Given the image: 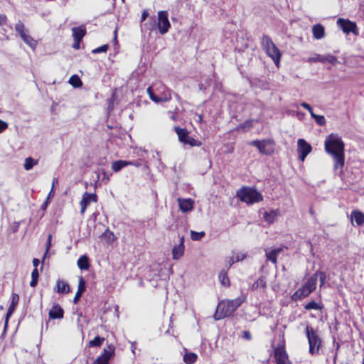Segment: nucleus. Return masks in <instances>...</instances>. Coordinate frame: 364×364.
Masks as SVG:
<instances>
[{
	"instance_id": "23",
	"label": "nucleus",
	"mask_w": 364,
	"mask_h": 364,
	"mask_svg": "<svg viewBox=\"0 0 364 364\" xmlns=\"http://www.w3.org/2000/svg\"><path fill=\"white\" fill-rule=\"evenodd\" d=\"M312 32L316 39H321L325 36L324 27L321 24L314 25L312 28Z\"/></svg>"
},
{
	"instance_id": "11",
	"label": "nucleus",
	"mask_w": 364,
	"mask_h": 364,
	"mask_svg": "<svg viewBox=\"0 0 364 364\" xmlns=\"http://www.w3.org/2000/svg\"><path fill=\"white\" fill-rule=\"evenodd\" d=\"M308 63H316L320 62L322 63H328L331 65H336L338 63L337 58L333 55H320V54H314V56L310 57L307 60Z\"/></svg>"
},
{
	"instance_id": "20",
	"label": "nucleus",
	"mask_w": 364,
	"mask_h": 364,
	"mask_svg": "<svg viewBox=\"0 0 364 364\" xmlns=\"http://www.w3.org/2000/svg\"><path fill=\"white\" fill-rule=\"evenodd\" d=\"M73 37L75 41H81L82 38L86 34V28L85 26L82 25L78 27H73L72 28Z\"/></svg>"
},
{
	"instance_id": "47",
	"label": "nucleus",
	"mask_w": 364,
	"mask_h": 364,
	"mask_svg": "<svg viewBox=\"0 0 364 364\" xmlns=\"http://www.w3.org/2000/svg\"><path fill=\"white\" fill-rule=\"evenodd\" d=\"M301 106L303 107L304 109H307L309 112L310 114H311V112H314L309 104L306 102H301Z\"/></svg>"
},
{
	"instance_id": "30",
	"label": "nucleus",
	"mask_w": 364,
	"mask_h": 364,
	"mask_svg": "<svg viewBox=\"0 0 364 364\" xmlns=\"http://www.w3.org/2000/svg\"><path fill=\"white\" fill-rule=\"evenodd\" d=\"M77 265L80 269H87L89 268V259L86 255L81 256L77 260Z\"/></svg>"
},
{
	"instance_id": "57",
	"label": "nucleus",
	"mask_w": 364,
	"mask_h": 364,
	"mask_svg": "<svg viewBox=\"0 0 364 364\" xmlns=\"http://www.w3.org/2000/svg\"><path fill=\"white\" fill-rule=\"evenodd\" d=\"M131 164L130 165H133V166H135L136 167H139L141 166V163L139 162H134V161H131Z\"/></svg>"
},
{
	"instance_id": "25",
	"label": "nucleus",
	"mask_w": 364,
	"mask_h": 364,
	"mask_svg": "<svg viewBox=\"0 0 364 364\" xmlns=\"http://www.w3.org/2000/svg\"><path fill=\"white\" fill-rule=\"evenodd\" d=\"M85 290V282L82 277L80 278L79 284H78V289L76 292L75 297L73 299V303L77 304L82 296V294Z\"/></svg>"
},
{
	"instance_id": "29",
	"label": "nucleus",
	"mask_w": 364,
	"mask_h": 364,
	"mask_svg": "<svg viewBox=\"0 0 364 364\" xmlns=\"http://www.w3.org/2000/svg\"><path fill=\"white\" fill-rule=\"evenodd\" d=\"M28 31L26 32L23 35L21 36V39L24 41L25 43H26L28 46H29L31 48H35L37 45L36 41L28 35Z\"/></svg>"
},
{
	"instance_id": "26",
	"label": "nucleus",
	"mask_w": 364,
	"mask_h": 364,
	"mask_svg": "<svg viewBox=\"0 0 364 364\" xmlns=\"http://www.w3.org/2000/svg\"><path fill=\"white\" fill-rule=\"evenodd\" d=\"M131 161L118 160L115 161L112 164V169L114 172H119L122 168L126 167L129 164H131Z\"/></svg>"
},
{
	"instance_id": "10",
	"label": "nucleus",
	"mask_w": 364,
	"mask_h": 364,
	"mask_svg": "<svg viewBox=\"0 0 364 364\" xmlns=\"http://www.w3.org/2000/svg\"><path fill=\"white\" fill-rule=\"evenodd\" d=\"M157 26H158L159 33L161 35H164L168 31V30L171 27V23L168 21V11H160L158 12Z\"/></svg>"
},
{
	"instance_id": "50",
	"label": "nucleus",
	"mask_w": 364,
	"mask_h": 364,
	"mask_svg": "<svg viewBox=\"0 0 364 364\" xmlns=\"http://www.w3.org/2000/svg\"><path fill=\"white\" fill-rule=\"evenodd\" d=\"M242 337L247 340H250L252 338L251 333L249 331H243Z\"/></svg>"
},
{
	"instance_id": "1",
	"label": "nucleus",
	"mask_w": 364,
	"mask_h": 364,
	"mask_svg": "<svg viewBox=\"0 0 364 364\" xmlns=\"http://www.w3.org/2000/svg\"><path fill=\"white\" fill-rule=\"evenodd\" d=\"M325 149L335 161L334 168H341L344 165V143L341 138L330 134L325 141Z\"/></svg>"
},
{
	"instance_id": "54",
	"label": "nucleus",
	"mask_w": 364,
	"mask_h": 364,
	"mask_svg": "<svg viewBox=\"0 0 364 364\" xmlns=\"http://www.w3.org/2000/svg\"><path fill=\"white\" fill-rule=\"evenodd\" d=\"M48 203V200H46V201L42 204L41 209L42 210H46L47 208Z\"/></svg>"
},
{
	"instance_id": "48",
	"label": "nucleus",
	"mask_w": 364,
	"mask_h": 364,
	"mask_svg": "<svg viewBox=\"0 0 364 364\" xmlns=\"http://www.w3.org/2000/svg\"><path fill=\"white\" fill-rule=\"evenodd\" d=\"M92 364H109L107 360H103L102 358L98 357Z\"/></svg>"
},
{
	"instance_id": "2",
	"label": "nucleus",
	"mask_w": 364,
	"mask_h": 364,
	"mask_svg": "<svg viewBox=\"0 0 364 364\" xmlns=\"http://www.w3.org/2000/svg\"><path fill=\"white\" fill-rule=\"evenodd\" d=\"M245 298L240 296L232 300L220 301L214 314L215 320H220L231 315L244 301Z\"/></svg>"
},
{
	"instance_id": "35",
	"label": "nucleus",
	"mask_w": 364,
	"mask_h": 364,
	"mask_svg": "<svg viewBox=\"0 0 364 364\" xmlns=\"http://www.w3.org/2000/svg\"><path fill=\"white\" fill-rule=\"evenodd\" d=\"M219 279L221 284L225 287L230 286V280L228 277V273L225 271H222L219 274Z\"/></svg>"
},
{
	"instance_id": "14",
	"label": "nucleus",
	"mask_w": 364,
	"mask_h": 364,
	"mask_svg": "<svg viewBox=\"0 0 364 364\" xmlns=\"http://www.w3.org/2000/svg\"><path fill=\"white\" fill-rule=\"evenodd\" d=\"M274 356L277 364H282L289 360L284 346H279L274 348Z\"/></svg>"
},
{
	"instance_id": "51",
	"label": "nucleus",
	"mask_w": 364,
	"mask_h": 364,
	"mask_svg": "<svg viewBox=\"0 0 364 364\" xmlns=\"http://www.w3.org/2000/svg\"><path fill=\"white\" fill-rule=\"evenodd\" d=\"M148 15H149L148 12L146 10L144 11L142 13V15H141V21H144L147 18Z\"/></svg>"
},
{
	"instance_id": "3",
	"label": "nucleus",
	"mask_w": 364,
	"mask_h": 364,
	"mask_svg": "<svg viewBox=\"0 0 364 364\" xmlns=\"http://www.w3.org/2000/svg\"><path fill=\"white\" fill-rule=\"evenodd\" d=\"M150 99L156 102H167L171 100V90L161 82H156L146 89Z\"/></svg>"
},
{
	"instance_id": "39",
	"label": "nucleus",
	"mask_w": 364,
	"mask_h": 364,
	"mask_svg": "<svg viewBox=\"0 0 364 364\" xmlns=\"http://www.w3.org/2000/svg\"><path fill=\"white\" fill-rule=\"evenodd\" d=\"M311 277H316V280L318 279L320 282V286H323L326 281V274L323 272L317 271Z\"/></svg>"
},
{
	"instance_id": "41",
	"label": "nucleus",
	"mask_w": 364,
	"mask_h": 364,
	"mask_svg": "<svg viewBox=\"0 0 364 364\" xmlns=\"http://www.w3.org/2000/svg\"><path fill=\"white\" fill-rule=\"evenodd\" d=\"M253 127V121L252 120H247L245 123L240 124L237 129L242 130V131H247Z\"/></svg>"
},
{
	"instance_id": "46",
	"label": "nucleus",
	"mask_w": 364,
	"mask_h": 364,
	"mask_svg": "<svg viewBox=\"0 0 364 364\" xmlns=\"http://www.w3.org/2000/svg\"><path fill=\"white\" fill-rule=\"evenodd\" d=\"M51 238H52V236L51 235H48V240H47V244H46V252L44 253V256H43V259H45V257L47 256L48 255V252L50 250V247L51 246Z\"/></svg>"
},
{
	"instance_id": "36",
	"label": "nucleus",
	"mask_w": 364,
	"mask_h": 364,
	"mask_svg": "<svg viewBox=\"0 0 364 364\" xmlns=\"http://www.w3.org/2000/svg\"><path fill=\"white\" fill-rule=\"evenodd\" d=\"M39 274L37 268H34L31 273V281L30 282V286L31 287H35L38 284Z\"/></svg>"
},
{
	"instance_id": "19",
	"label": "nucleus",
	"mask_w": 364,
	"mask_h": 364,
	"mask_svg": "<svg viewBox=\"0 0 364 364\" xmlns=\"http://www.w3.org/2000/svg\"><path fill=\"white\" fill-rule=\"evenodd\" d=\"M63 309L58 304H54L48 313L49 317L53 319L63 318Z\"/></svg>"
},
{
	"instance_id": "64",
	"label": "nucleus",
	"mask_w": 364,
	"mask_h": 364,
	"mask_svg": "<svg viewBox=\"0 0 364 364\" xmlns=\"http://www.w3.org/2000/svg\"><path fill=\"white\" fill-rule=\"evenodd\" d=\"M125 0H122V2H124Z\"/></svg>"
},
{
	"instance_id": "55",
	"label": "nucleus",
	"mask_w": 364,
	"mask_h": 364,
	"mask_svg": "<svg viewBox=\"0 0 364 364\" xmlns=\"http://www.w3.org/2000/svg\"><path fill=\"white\" fill-rule=\"evenodd\" d=\"M53 196H54V191H53V188H51V190H50V193H49V194H48V198H47V200H49V198H50V197Z\"/></svg>"
},
{
	"instance_id": "31",
	"label": "nucleus",
	"mask_w": 364,
	"mask_h": 364,
	"mask_svg": "<svg viewBox=\"0 0 364 364\" xmlns=\"http://www.w3.org/2000/svg\"><path fill=\"white\" fill-rule=\"evenodd\" d=\"M267 286L265 278L262 277L259 278L252 286V289L255 290L260 288L264 289Z\"/></svg>"
},
{
	"instance_id": "27",
	"label": "nucleus",
	"mask_w": 364,
	"mask_h": 364,
	"mask_svg": "<svg viewBox=\"0 0 364 364\" xmlns=\"http://www.w3.org/2000/svg\"><path fill=\"white\" fill-rule=\"evenodd\" d=\"M281 251L282 248H276L270 251L266 250V257L267 260L271 261L274 264H276L277 256Z\"/></svg>"
},
{
	"instance_id": "59",
	"label": "nucleus",
	"mask_w": 364,
	"mask_h": 364,
	"mask_svg": "<svg viewBox=\"0 0 364 364\" xmlns=\"http://www.w3.org/2000/svg\"><path fill=\"white\" fill-rule=\"evenodd\" d=\"M117 29H115L114 31V38L116 39L117 38Z\"/></svg>"
},
{
	"instance_id": "16",
	"label": "nucleus",
	"mask_w": 364,
	"mask_h": 364,
	"mask_svg": "<svg viewBox=\"0 0 364 364\" xmlns=\"http://www.w3.org/2000/svg\"><path fill=\"white\" fill-rule=\"evenodd\" d=\"M184 237L180 238L179 244L175 245L172 249V257L175 260L179 259L184 254Z\"/></svg>"
},
{
	"instance_id": "42",
	"label": "nucleus",
	"mask_w": 364,
	"mask_h": 364,
	"mask_svg": "<svg viewBox=\"0 0 364 364\" xmlns=\"http://www.w3.org/2000/svg\"><path fill=\"white\" fill-rule=\"evenodd\" d=\"M15 29L18 32V33L19 34L20 36L21 35H23V33H25L26 32H28V30L26 29L24 24L21 21H18L15 25Z\"/></svg>"
},
{
	"instance_id": "24",
	"label": "nucleus",
	"mask_w": 364,
	"mask_h": 364,
	"mask_svg": "<svg viewBox=\"0 0 364 364\" xmlns=\"http://www.w3.org/2000/svg\"><path fill=\"white\" fill-rule=\"evenodd\" d=\"M279 215V210H272L270 212H265L264 213V220L269 224H272Z\"/></svg>"
},
{
	"instance_id": "40",
	"label": "nucleus",
	"mask_w": 364,
	"mask_h": 364,
	"mask_svg": "<svg viewBox=\"0 0 364 364\" xmlns=\"http://www.w3.org/2000/svg\"><path fill=\"white\" fill-rule=\"evenodd\" d=\"M205 236V232L203 231L201 232H196L193 230L191 231V237L194 241L200 240Z\"/></svg>"
},
{
	"instance_id": "56",
	"label": "nucleus",
	"mask_w": 364,
	"mask_h": 364,
	"mask_svg": "<svg viewBox=\"0 0 364 364\" xmlns=\"http://www.w3.org/2000/svg\"><path fill=\"white\" fill-rule=\"evenodd\" d=\"M80 41H75V43L73 45V48L78 49L80 47Z\"/></svg>"
},
{
	"instance_id": "8",
	"label": "nucleus",
	"mask_w": 364,
	"mask_h": 364,
	"mask_svg": "<svg viewBox=\"0 0 364 364\" xmlns=\"http://www.w3.org/2000/svg\"><path fill=\"white\" fill-rule=\"evenodd\" d=\"M250 145L256 146L259 153L265 155H270L274 151V143L271 139L253 140L249 143Z\"/></svg>"
},
{
	"instance_id": "44",
	"label": "nucleus",
	"mask_w": 364,
	"mask_h": 364,
	"mask_svg": "<svg viewBox=\"0 0 364 364\" xmlns=\"http://www.w3.org/2000/svg\"><path fill=\"white\" fill-rule=\"evenodd\" d=\"M245 257H246V255L243 253H236L232 257V263L241 261V260L244 259Z\"/></svg>"
},
{
	"instance_id": "33",
	"label": "nucleus",
	"mask_w": 364,
	"mask_h": 364,
	"mask_svg": "<svg viewBox=\"0 0 364 364\" xmlns=\"http://www.w3.org/2000/svg\"><path fill=\"white\" fill-rule=\"evenodd\" d=\"M105 341V338L96 336L93 340L88 343V347H100Z\"/></svg>"
},
{
	"instance_id": "28",
	"label": "nucleus",
	"mask_w": 364,
	"mask_h": 364,
	"mask_svg": "<svg viewBox=\"0 0 364 364\" xmlns=\"http://www.w3.org/2000/svg\"><path fill=\"white\" fill-rule=\"evenodd\" d=\"M114 353V347L112 345H109L107 348L104 349L103 353L99 356L102 358L103 360H107V363H109L110 358Z\"/></svg>"
},
{
	"instance_id": "63",
	"label": "nucleus",
	"mask_w": 364,
	"mask_h": 364,
	"mask_svg": "<svg viewBox=\"0 0 364 364\" xmlns=\"http://www.w3.org/2000/svg\"><path fill=\"white\" fill-rule=\"evenodd\" d=\"M362 364H364V358L363 359Z\"/></svg>"
},
{
	"instance_id": "12",
	"label": "nucleus",
	"mask_w": 364,
	"mask_h": 364,
	"mask_svg": "<svg viewBox=\"0 0 364 364\" xmlns=\"http://www.w3.org/2000/svg\"><path fill=\"white\" fill-rule=\"evenodd\" d=\"M97 201V196L95 193H89L87 192H85L80 203L81 207L80 213L83 215L90 203H96Z\"/></svg>"
},
{
	"instance_id": "53",
	"label": "nucleus",
	"mask_w": 364,
	"mask_h": 364,
	"mask_svg": "<svg viewBox=\"0 0 364 364\" xmlns=\"http://www.w3.org/2000/svg\"><path fill=\"white\" fill-rule=\"evenodd\" d=\"M102 175H103V178H102L103 180H106L107 181H109V177L105 171H102Z\"/></svg>"
},
{
	"instance_id": "21",
	"label": "nucleus",
	"mask_w": 364,
	"mask_h": 364,
	"mask_svg": "<svg viewBox=\"0 0 364 364\" xmlns=\"http://www.w3.org/2000/svg\"><path fill=\"white\" fill-rule=\"evenodd\" d=\"M351 222L355 223L356 225L360 226L364 224V213L359 210H353L350 214Z\"/></svg>"
},
{
	"instance_id": "18",
	"label": "nucleus",
	"mask_w": 364,
	"mask_h": 364,
	"mask_svg": "<svg viewBox=\"0 0 364 364\" xmlns=\"http://www.w3.org/2000/svg\"><path fill=\"white\" fill-rule=\"evenodd\" d=\"M178 203L180 210L183 213L191 211L193 208L194 201L191 198L183 199L178 198Z\"/></svg>"
},
{
	"instance_id": "38",
	"label": "nucleus",
	"mask_w": 364,
	"mask_h": 364,
	"mask_svg": "<svg viewBox=\"0 0 364 364\" xmlns=\"http://www.w3.org/2000/svg\"><path fill=\"white\" fill-rule=\"evenodd\" d=\"M311 116L315 119L316 122L318 125L323 126L326 124V121L324 116L316 114L314 112H311Z\"/></svg>"
},
{
	"instance_id": "6",
	"label": "nucleus",
	"mask_w": 364,
	"mask_h": 364,
	"mask_svg": "<svg viewBox=\"0 0 364 364\" xmlns=\"http://www.w3.org/2000/svg\"><path fill=\"white\" fill-rule=\"evenodd\" d=\"M306 333L309 344V353L311 355L318 353L321 341L316 331L313 328L307 326L306 327Z\"/></svg>"
},
{
	"instance_id": "4",
	"label": "nucleus",
	"mask_w": 364,
	"mask_h": 364,
	"mask_svg": "<svg viewBox=\"0 0 364 364\" xmlns=\"http://www.w3.org/2000/svg\"><path fill=\"white\" fill-rule=\"evenodd\" d=\"M261 45L267 55L272 58L277 68L279 67L282 53L267 35H263Z\"/></svg>"
},
{
	"instance_id": "32",
	"label": "nucleus",
	"mask_w": 364,
	"mask_h": 364,
	"mask_svg": "<svg viewBox=\"0 0 364 364\" xmlns=\"http://www.w3.org/2000/svg\"><path fill=\"white\" fill-rule=\"evenodd\" d=\"M197 355L196 353H186L184 355H183V361L186 363V364H193L194 363L196 360H197Z\"/></svg>"
},
{
	"instance_id": "9",
	"label": "nucleus",
	"mask_w": 364,
	"mask_h": 364,
	"mask_svg": "<svg viewBox=\"0 0 364 364\" xmlns=\"http://www.w3.org/2000/svg\"><path fill=\"white\" fill-rule=\"evenodd\" d=\"M175 131L181 142L185 144H188L191 146H200L201 145L200 141L189 136V133L186 129L176 127H175Z\"/></svg>"
},
{
	"instance_id": "17",
	"label": "nucleus",
	"mask_w": 364,
	"mask_h": 364,
	"mask_svg": "<svg viewBox=\"0 0 364 364\" xmlns=\"http://www.w3.org/2000/svg\"><path fill=\"white\" fill-rule=\"evenodd\" d=\"M18 300H19V296L17 294H15V293L13 294L11 303L9 307V309H8L6 315L5 325H4L5 329L7 328L9 318L11 316V314L14 313V311L18 304Z\"/></svg>"
},
{
	"instance_id": "61",
	"label": "nucleus",
	"mask_w": 364,
	"mask_h": 364,
	"mask_svg": "<svg viewBox=\"0 0 364 364\" xmlns=\"http://www.w3.org/2000/svg\"><path fill=\"white\" fill-rule=\"evenodd\" d=\"M201 119H202V116H199L198 120H201Z\"/></svg>"
},
{
	"instance_id": "52",
	"label": "nucleus",
	"mask_w": 364,
	"mask_h": 364,
	"mask_svg": "<svg viewBox=\"0 0 364 364\" xmlns=\"http://www.w3.org/2000/svg\"><path fill=\"white\" fill-rule=\"evenodd\" d=\"M39 259H37V258H34L33 259V265L34 266L35 268H37L38 265L39 264Z\"/></svg>"
},
{
	"instance_id": "60",
	"label": "nucleus",
	"mask_w": 364,
	"mask_h": 364,
	"mask_svg": "<svg viewBox=\"0 0 364 364\" xmlns=\"http://www.w3.org/2000/svg\"><path fill=\"white\" fill-rule=\"evenodd\" d=\"M233 263H232V258L230 259V260L229 261V264L230 266H231Z\"/></svg>"
},
{
	"instance_id": "5",
	"label": "nucleus",
	"mask_w": 364,
	"mask_h": 364,
	"mask_svg": "<svg viewBox=\"0 0 364 364\" xmlns=\"http://www.w3.org/2000/svg\"><path fill=\"white\" fill-rule=\"evenodd\" d=\"M237 197L242 202L247 204H252L260 202L263 200V196L256 189L252 188L244 187L237 193Z\"/></svg>"
},
{
	"instance_id": "45",
	"label": "nucleus",
	"mask_w": 364,
	"mask_h": 364,
	"mask_svg": "<svg viewBox=\"0 0 364 364\" xmlns=\"http://www.w3.org/2000/svg\"><path fill=\"white\" fill-rule=\"evenodd\" d=\"M108 50V45H103L92 50L93 53H105Z\"/></svg>"
},
{
	"instance_id": "62",
	"label": "nucleus",
	"mask_w": 364,
	"mask_h": 364,
	"mask_svg": "<svg viewBox=\"0 0 364 364\" xmlns=\"http://www.w3.org/2000/svg\"><path fill=\"white\" fill-rule=\"evenodd\" d=\"M201 119H202V116H199L198 120H201Z\"/></svg>"
},
{
	"instance_id": "22",
	"label": "nucleus",
	"mask_w": 364,
	"mask_h": 364,
	"mask_svg": "<svg viewBox=\"0 0 364 364\" xmlns=\"http://www.w3.org/2000/svg\"><path fill=\"white\" fill-rule=\"evenodd\" d=\"M55 290L60 294H68L70 291V286L68 282L61 279H58L56 282Z\"/></svg>"
},
{
	"instance_id": "43",
	"label": "nucleus",
	"mask_w": 364,
	"mask_h": 364,
	"mask_svg": "<svg viewBox=\"0 0 364 364\" xmlns=\"http://www.w3.org/2000/svg\"><path fill=\"white\" fill-rule=\"evenodd\" d=\"M304 309L306 310L319 309L320 306L316 302L311 301L305 305Z\"/></svg>"
},
{
	"instance_id": "15",
	"label": "nucleus",
	"mask_w": 364,
	"mask_h": 364,
	"mask_svg": "<svg viewBox=\"0 0 364 364\" xmlns=\"http://www.w3.org/2000/svg\"><path fill=\"white\" fill-rule=\"evenodd\" d=\"M337 24L339 27H341L343 31L347 34L350 32L355 33L356 29V25L355 23L341 18L337 20Z\"/></svg>"
},
{
	"instance_id": "34",
	"label": "nucleus",
	"mask_w": 364,
	"mask_h": 364,
	"mask_svg": "<svg viewBox=\"0 0 364 364\" xmlns=\"http://www.w3.org/2000/svg\"><path fill=\"white\" fill-rule=\"evenodd\" d=\"M37 164V160H35L32 157H28L25 159L23 167L26 171H29Z\"/></svg>"
},
{
	"instance_id": "49",
	"label": "nucleus",
	"mask_w": 364,
	"mask_h": 364,
	"mask_svg": "<svg viewBox=\"0 0 364 364\" xmlns=\"http://www.w3.org/2000/svg\"><path fill=\"white\" fill-rule=\"evenodd\" d=\"M7 128V124L0 119V133Z\"/></svg>"
},
{
	"instance_id": "37",
	"label": "nucleus",
	"mask_w": 364,
	"mask_h": 364,
	"mask_svg": "<svg viewBox=\"0 0 364 364\" xmlns=\"http://www.w3.org/2000/svg\"><path fill=\"white\" fill-rule=\"evenodd\" d=\"M70 84H71L74 87H80L82 86V83L81 80L77 75H73L69 80Z\"/></svg>"
},
{
	"instance_id": "13",
	"label": "nucleus",
	"mask_w": 364,
	"mask_h": 364,
	"mask_svg": "<svg viewBox=\"0 0 364 364\" xmlns=\"http://www.w3.org/2000/svg\"><path fill=\"white\" fill-rule=\"evenodd\" d=\"M299 159L304 161L306 156L311 152V146L304 139H299L297 141Z\"/></svg>"
},
{
	"instance_id": "58",
	"label": "nucleus",
	"mask_w": 364,
	"mask_h": 364,
	"mask_svg": "<svg viewBox=\"0 0 364 364\" xmlns=\"http://www.w3.org/2000/svg\"><path fill=\"white\" fill-rule=\"evenodd\" d=\"M57 183H58V179L57 178H53V185H52V188L53 189H54V186Z\"/></svg>"
},
{
	"instance_id": "7",
	"label": "nucleus",
	"mask_w": 364,
	"mask_h": 364,
	"mask_svg": "<svg viewBox=\"0 0 364 364\" xmlns=\"http://www.w3.org/2000/svg\"><path fill=\"white\" fill-rule=\"evenodd\" d=\"M316 286V277H310L303 287L299 289L293 295L294 299H301L309 296L315 290Z\"/></svg>"
}]
</instances>
